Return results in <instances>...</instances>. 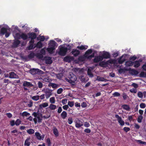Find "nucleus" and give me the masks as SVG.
<instances>
[{
	"instance_id": "1",
	"label": "nucleus",
	"mask_w": 146,
	"mask_h": 146,
	"mask_svg": "<svg viewBox=\"0 0 146 146\" xmlns=\"http://www.w3.org/2000/svg\"><path fill=\"white\" fill-rule=\"evenodd\" d=\"M64 46H62L60 48L59 51L58 53L59 55L61 56H65L68 50H70L71 48V46H67L68 47H64Z\"/></svg>"
},
{
	"instance_id": "2",
	"label": "nucleus",
	"mask_w": 146,
	"mask_h": 146,
	"mask_svg": "<svg viewBox=\"0 0 146 146\" xmlns=\"http://www.w3.org/2000/svg\"><path fill=\"white\" fill-rule=\"evenodd\" d=\"M68 78V79H67V81L71 84L74 83L76 80V76L72 73H70L69 74Z\"/></svg>"
},
{
	"instance_id": "3",
	"label": "nucleus",
	"mask_w": 146,
	"mask_h": 146,
	"mask_svg": "<svg viewBox=\"0 0 146 146\" xmlns=\"http://www.w3.org/2000/svg\"><path fill=\"white\" fill-rule=\"evenodd\" d=\"M30 73L33 75L36 74H43V72L38 69L33 68L31 69L30 70Z\"/></svg>"
},
{
	"instance_id": "4",
	"label": "nucleus",
	"mask_w": 146,
	"mask_h": 146,
	"mask_svg": "<svg viewBox=\"0 0 146 146\" xmlns=\"http://www.w3.org/2000/svg\"><path fill=\"white\" fill-rule=\"evenodd\" d=\"M75 123V127L77 128H79L83 125L82 122L78 118L76 119Z\"/></svg>"
},
{
	"instance_id": "5",
	"label": "nucleus",
	"mask_w": 146,
	"mask_h": 146,
	"mask_svg": "<svg viewBox=\"0 0 146 146\" xmlns=\"http://www.w3.org/2000/svg\"><path fill=\"white\" fill-rule=\"evenodd\" d=\"M111 63V62L110 60L107 61L106 62L103 61L99 63V65L102 67H106L109 64Z\"/></svg>"
},
{
	"instance_id": "6",
	"label": "nucleus",
	"mask_w": 146,
	"mask_h": 146,
	"mask_svg": "<svg viewBox=\"0 0 146 146\" xmlns=\"http://www.w3.org/2000/svg\"><path fill=\"white\" fill-rule=\"evenodd\" d=\"M127 63L129 66H131V64L132 63H133L134 64V66L136 68L140 66V63L139 62V61L137 60H136L133 62H132L131 61H129V62H127Z\"/></svg>"
},
{
	"instance_id": "7",
	"label": "nucleus",
	"mask_w": 146,
	"mask_h": 146,
	"mask_svg": "<svg viewBox=\"0 0 146 146\" xmlns=\"http://www.w3.org/2000/svg\"><path fill=\"white\" fill-rule=\"evenodd\" d=\"M115 117L117 119L118 122L121 126H123L124 125L125 122L121 118L118 114L115 115Z\"/></svg>"
},
{
	"instance_id": "8",
	"label": "nucleus",
	"mask_w": 146,
	"mask_h": 146,
	"mask_svg": "<svg viewBox=\"0 0 146 146\" xmlns=\"http://www.w3.org/2000/svg\"><path fill=\"white\" fill-rule=\"evenodd\" d=\"M43 60L45 61L46 64H51L52 62L51 58L50 57L45 56Z\"/></svg>"
},
{
	"instance_id": "9",
	"label": "nucleus",
	"mask_w": 146,
	"mask_h": 146,
	"mask_svg": "<svg viewBox=\"0 0 146 146\" xmlns=\"http://www.w3.org/2000/svg\"><path fill=\"white\" fill-rule=\"evenodd\" d=\"M52 90L49 89H46L44 91L45 96L46 99L49 98L52 94Z\"/></svg>"
},
{
	"instance_id": "10",
	"label": "nucleus",
	"mask_w": 146,
	"mask_h": 146,
	"mask_svg": "<svg viewBox=\"0 0 146 146\" xmlns=\"http://www.w3.org/2000/svg\"><path fill=\"white\" fill-rule=\"evenodd\" d=\"M74 57L70 56H66L64 58L63 60L65 62H70L74 60Z\"/></svg>"
},
{
	"instance_id": "11",
	"label": "nucleus",
	"mask_w": 146,
	"mask_h": 146,
	"mask_svg": "<svg viewBox=\"0 0 146 146\" xmlns=\"http://www.w3.org/2000/svg\"><path fill=\"white\" fill-rule=\"evenodd\" d=\"M52 47L46 48V50L49 54H53L55 49V46H51Z\"/></svg>"
},
{
	"instance_id": "12",
	"label": "nucleus",
	"mask_w": 146,
	"mask_h": 146,
	"mask_svg": "<svg viewBox=\"0 0 146 146\" xmlns=\"http://www.w3.org/2000/svg\"><path fill=\"white\" fill-rule=\"evenodd\" d=\"M35 135L37 139L39 140H41V139L43 140L44 137V135L41 136L40 135V134L38 132H35Z\"/></svg>"
},
{
	"instance_id": "13",
	"label": "nucleus",
	"mask_w": 146,
	"mask_h": 146,
	"mask_svg": "<svg viewBox=\"0 0 146 146\" xmlns=\"http://www.w3.org/2000/svg\"><path fill=\"white\" fill-rule=\"evenodd\" d=\"M38 38L40 41L37 43V44L35 46H42L41 41H43L44 40L45 38L44 36H40L39 38Z\"/></svg>"
},
{
	"instance_id": "14",
	"label": "nucleus",
	"mask_w": 146,
	"mask_h": 146,
	"mask_svg": "<svg viewBox=\"0 0 146 146\" xmlns=\"http://www.w3.org/2000/svg\"><path fill=\"white\" fill-rule=\"evenodd\" d=\"M102 58V60L104 58L107 59L110 57V54L107 52L104 53L101 56Z\"/></svg>"
},
{
	"instance_id": "15",
	"label": "nucleus",
	"mask_w": 146,
	"mask_h": 146,
	"mask_svg": "<svg viewBox=\"0 0 146 146\" xmlns=\"http://www.w3.org/2000/svg\"><path fill=\"white\" fill-rule=\"evenodd\" d=\"M130 73L132 75L137 76L138 74V71L133 69H131L129 70Z\"/></svg>"
},
{
	"instance_id": "16",
	"label": "nucleus",
	"mask_w": 146,
	"mask_h": 146,
	"mask_svg": "<svg viewBox=\"0 0 146 146\" xmlns=\"http://www.w3.org/2000/svg\"><path fill=\"white\" fill-rule=\"evenodd\" d=\"M102 60V58L101 56H99L95 57L94 60V62L95 63H97L100 61Z\"/></svg>"
},
{
	"instance_id": "17",
	"label": "nucleus",
	"mask_w": 146,
	"mask_h": 146,
	"mask_svg": "<svg viewBox=\"0 0 146 146\" xmlns=\"http://www.w3.org/2000/svg\"><path fill=\"white\" fill-rule=\"evenodd\" d=\"M80 51L76 49L73 50L71 52L72 53L74 56H76L80 54Z\"/></svg>"
},
{
	"instance_id": "18",
	"label": "nucleus",
	"mask_w": 146,
	"mask_h": 146,
	"mask_svg": "<svg viewBox=\"0 0 146 146\" xmlns=\"http://www.w3.org/2000/svg\"><path fill=\"white\" fill-rule=\"evenodd\" d=\"M122 107L124 110L128 111H129L130 110V108L128 105L124 104L122 105Z\"/></svg>"
},
{
	"instance_id": "19",
	"label": "nucleus",
	"mask_w": 146,
	"mask_h": 146,
	"mask_svg": "<svg viewBox=\"0 0 146 146\" xmlns=\"http://www.w3.org/2000/svg\"><path fill=\"white\" fill-rule=\"evenodd\" d=\"M29 38H31L35 39L36 37V34L35 33H31L28 34Z\"/></svg>"
},
{
	"instance_id": "20",
	"label": "nucleus",
	"mask_w": 146,
	"mask_h": 146,
	"mask_svg": "<svg viewBox=\"0 0 146 146\" xmlns=\"http://www.w3.org/2000/svg\"><path fill=\"white\" fill-rule=\"evenodd\" d=\"M48 106V104L46 102L40 104L39 106V108L40 109H42V108H44Z\"/></svg>"
},
{
	"instance_id": "21",
	"label": "nucleus",
	"mask_w": 146,
	"mask_h": 146,
	"mask_svg": "<svg viewBox=\"0 0 146 146\" xmlns=\"http://www.w3.org/2000/svg\"><path fill=\"white\" fill-rule=\"evenodd\" d=\"M23 85L24 86L29 87L31 86H32V84L30 82L27 81H25L23 83Z\"/></svg>"
},
{
	"instance_id": "22",
	"label": "nucleus",
	"mask_w": 146,
	"mask_h": 146,
	"mask_svg": "<svg viewBox=\"0 0 146 146\" xmlns=\"http://www.w3.org/2000/svg\"><path fill=\"white\" fill-rule=\"evenodd\" d=\"M13 35L15 38L20 39L21 37V34L19 33H13Z\"/></svg>"
},
{
	"instance_id": "23",
	"label": "nucleus",
	"mask_w": 146,
	"mask_h": 146,
	"mask_svg": "<svg viewBox=\"0 0 146 146\" xmlns=\"http://www.w3.org/2000/svg\"><path fill=\"white\" fill-rule=\"evenodd\" d=\"M17 76L14 72H11L9 73V78H16Z\"/></svg>"
},
{
	"instance_id": "24",
	"label": "nucleus",
	"mask_w": 146,
	"mask_h": 146,
	"mask_svg": "<svg viewBox=\"0 0 146 146\" xmlns=\"http://www.w3.org/2000/svg\"><path fill=\"white\" fill-rule=\"evenodd\" d=\"M92 69L88 68L87 70V74L90 77L92 78L94 76L92 72Z\"/></svg>"
},
{
	"instance_id": "25",
	"label": "nucleus",
	"mask_w": 146,
	"mask_h": 146,
	"mask_svg": "<svg viewBox=\"0 0 146 146\" xmlns=\"http://www.w3.org/2000/svg\"><path fill=\"white\" fill-rule=\"evenodd\" d=\"M67 113L65 111H63L61 114V117L63 119H65L67 116Z\"/></svg>"
},
{
	"instance_id": "26",
	"label": "nucleus",
	"mask_w": 146,
	"mask_h": 146,
	"mask_svg": "<svg viewBox=\"0 0 146 146\" xmlns=\"http://www.w3.org/2000/svg\"><path fill=\"white\" fill-rule=\"evenodd\" d=\"M29 38V36L27 35L24 33H22L21 34V38H22L23 40H26Z\"/></svg>"
},
{
	"instance_id": "27",
	"label": "nucleus",
	"mask_w": 146,
	"mask_h": 146,
	"mask_svg": "<svg viewBox=\"0 0 146 146\" xmlns=\"http://www.w3.org/2000/svg\"><path fill=\"white\" fill-rule=\"evenodd\" d=\"M35 56L39 59H42L43 57V55L39 52L36 54Z\"/></svg>"
},
{
	"instance_id": "28",
	"label": "nucleus",
	"mask_w": 146,
	"mask_h": 146,
	"mask_svg": "<svg viewBox=\"0 0 146 146\" xmlns=\"http://www.w3.org/2000/svg\"><path fill=\"white\" fill-rule=\"evenodd\" d=\"M53 132L56 137H58L59 135V132L57 129L55 127L53 130Z\"/></svg>"
},
{
	"instance_id": "29",
	"label": "nucleus",
	"mask_w": 146,
	"mask_h": 146,
	"mask_svg": "<svg viewBox=\"0 0 146 146\" xmlns=\"http://www.w3.org/2000/svg\"><path fill=\"white\" fill-rule=\"evenodd\" d=\"M97 80L99 81L106 82L107 81V80L106 79H105L104 78L100 76H98Z\"/></svg>"
},
{
	"instance_id": "30",
	"label": "nucleus",
	"mask_w": 146,
	"mask_h": 146,
	"mask_svg": "<svg viewBox=\"0 0 146 146\" xmlns=\"http://www.w3.org/2000/svg\"><path fill=\"white\" fill-rule=\"evenodd\" d=\"M43 46H28L26 48L27 50H31L33 49L35 47L38 48H41Z\"/></svg>"
},
{
	"instance_id": "31",
	"label": "nucleus",
	"mask_w": 146,
	"mask_h": 146,
	"mask_svg": "<svg viewBox=\"0 0 146 146\" xmlns=\"http://www.w3.org/2000/svg\"><path fill=\"white\" fill-rule=\"evenodd\" d=\"M56 43L54 40H50L48 43V46H56Z\"/></svg>"
},
{
	"instance_id": "32",
	"label": "nucleus",
	"mask_w": 146,
	"mask_h": 146,
	"mask_svg": "<svg viewBox=\"0 0 146 146\" xmlns=\"http://www.w3.org/2000/svg\"><path fill=\"white\" fill-rule=\"evenodd\" d=\"M7 31H8L7 29L4 27L2 28L1 31V33L3 35H4Z\"/></svg>"
},
{
	"instance_id": "33",
	"label": "nucleus",
	"mask_w": 146,
	"mask_h": 146,
	"mask_svg": "<svg viewBox=\"0 0 146 146\" xmlns=\"http://www.w3.org/2000/svg\"><path fill=\"white\" fill-rule=\"evenodd\" d=\"M29 140L30 138H28L26 139L24 143L25 146H29L30 145V143L29 141Z\"/></svg>"
},
{
	"instance_id": "34",
	"label": "nucleus",
	"mask_w": 146,
	"mask_h": 146,
	"mask_svg": "<svg viewBox=\"0 0 146 146\" xmlns=\"http://www.w3.org/2000/svg\"><path fill=\"white\" fill-rule=\"evenodd\" d=\"M20 114L23 117H27V116L29 115H30V113L27 112V111H24L22 113H20Z\"/></svg>"
},
{
	"instance_id": "35",
	"label": "nucleus",
	"mask_w": 146,
	"mask_h": 146,
	"mask_svg": "<svg viewBox=\"0 0 146 146\" xmlns=\"http://www.w3.org/2000/svg\"><path fill=\"white\" fill-rule=\"evenodd\" d=\"M27 132L29 134H32L34 133L35 131L32 129H30L27 130Z\"/></svg>"
},
{
	"instance_id": "36",
	"label": "nucleus",
	"mask_w": 146,
	"mask_h": 146,
	"mask_svg": "<svg viewBox=\"0 0 146 146\" xmlns=\"http://www.w3.org/2000/svg\"><path fill=\"white\" fill-rule=\"evenodd\" d=\"M35 56V54L33 52H31L28 55V57L29 59H32L34 58Z\"/></svg>"
},
{
	"instance_id": "37",
	"label": "nucleus",
	"mask_w": 146,
	"mask_h": 146,
	"mask_svg": "<svg viewBox=\"0 0 146 146\" xmlns=\"http://www.w3.org/2000/svg\"><path fill=\"white\" fill-rule=\"evenodd\" d=\"M46 48H44L41 49L39 52L44 56L46 54Z\"/></svg>"
},
{
	"instance_id": "38",
	"label": "nucleus",
	"mask_w": 146,
	"mask_h": 146,
	"mask_svg": "<svg viewBox=\"0 0 146 146\" xmlns=\"http://www.w3.org/2000/svg\"><path fill=\"white\" fill-rule=\"evenodd\" d=\"M48 86H52L53 88H57L58 86V85L57 84L55 83H50L49 84V85H48Z\"/></svg>"
},
{
	"instance_id": "39",
	"label": "nucleus",
	"mask_w": 146,
	"mask_h": 146,
	"mask_svg": "<svg viewBox=\"0 0 146 146\" xmlns=\"http://www.w3.org/2000/svg\"><path fill=\"white\" fill-rule=\"evenodd\" d=\"M56 105L51 104L50 105L49 108L51 110H55L56 108Z\"/></svg>"
},
{
	"instance_id": "40",
	"label": "nucleus",
	"mask_w": 146,
	"mask_h": 146,
	"mask_svg": "<svg viewBox=\"0 0 146 146\" xmlns=\"http://www.w3.org/2000/svg\"><path fill=\"white\" fill-rule=\"evenodd\" d=\"M122 56H121L118 59V62L119 64H122L125 61V59H122Z\"/></svg>"
},
{
	"instance_id": "41",
	"label": "nucleus",
	"mask_w": 146,
	"mask_h": 146,
	"mask_svg": "<svg viewBox=\"0 0 146 146\" xmlns=\"http://www.w3.org/2000/svg\"><path fill=\"white\" fill-rule=\"evenodd\" d=\"M31 98L34 100L37 101L39 99V96L38 95L34 96L32 97Z\"/></svg>"
},
{
	"instance_id": "42",
	"label": "nucleus",
	"mask_w": 146,
	"mask_h": 146,
	"mask_svg": "<svg viewBox=\"0 0 146 146\" xmlns=\"http://www.w3.org/2000/svg\"><path fill=\"white\" fill-rule=\"evenodd\" d=\"M143 119V117L142 115L139 116L137 118V121L139 123H141Z\"/></svg>"
},
{
	"instance_id": "43",
	"label": "nucleus",
	"mask_w": 146,
	"mask_h": 146,
	"mask_svg": "<svg viewBox=\"0 0 146 146\" xmlns=\"http://www.w3.org/2000/svg\"><path fill=\"white\" fill-rule=\"evenodd\" d=\"M21 120L19 119H17L16 120L15 122V125L18 126L21 123Z\"/></svg>"
},
{
	"instance_id": "44",
	"label": "nucleus",
	"mask_w": 146,
	"mask_h": 146,
	"mask_svg": "<svg viewBox=\"0 0 146 146\" xmlns=\"http://www.w3.org/2000/svg\"><path fill=\"white\" fill-rule=\"evenodd\" d=\"M68 105L70 107H72L74 105V102L72 101H69L68 102Z\"/></svg>"
},
{
	"instance_id": "45",
	"label": "nucleus",
	"mask_w": 146,
	"mask_h": 146,
	"mask_svg": "<svg viewBox=\"0 0 146 146\" xmlns=\"http://www.w3.org/2000/svg\"><path fill=\"white\" fill-rule=\"evenodd\" d=\"M92 51L91 49H89L86 52L85 55L86 56H87L89 54L92 53Z\"/></svg>"
},
{
	"instance_id": "46",
	"label": "nucleus",
	"mask_w": 146,
	"mask_h": 146,
	"mask_svg": "<svg viewBox=\"0 0 146 146\" xmlns=\"http://www.w3.org/2000/svg\"><path fill=\"white\" fill-rule=\"evenodd\" d=\"M46 142L47 143L48 146H50L51 145V142L49 138H48L46 139Z\"/></svg>"
},
{
	"instance_id": "47",
	"label": "nucleus",
	"mask_w": 146,
	"mask_h": 146,
	"mask_svg": "<svg viewBox=\"0 0 146 146\" xmlns=\"http://www.w3.org/2000/svg\"><path fill=\"white\" fill-rule=\"evenodd\" d=\"M50 102L52 104H54L55 102V98L54 97H52L50 99Z\"/></svg>"
},
{
	"instance_id": "48",
	"label": "nucleus",
	"mask_w": 146,
	"mask_h": 146,
	"mask_svg": "<svg viewBox=\"0 0 146 146\" xmlns=\"http://www.w3.org/2000/svg\"><path fill=\"white\" fill-rule=\"evenodd\" d=\"M20 43V41L19 40H15L14 42L13 46H18Z\"/></svg>"
},
{
	"instance_id": "49",
	"label": "nucleus",
	"mask_w": 146,
	"mask_h": 146,
	"mask_svg": "<svg viewBox=\"0 0 146 146\" xmlns=\"http://www.w3.org/2000/svg\"><path fill=\"white\" fill-rule=\"evenodd\" d=\"M43 81L46 82H50L51 81V79L49 77L44 78L43 79Z\"/></svg>"
},
{
	"instance_id": "50",
	"label": "nucleus",
	"mask_w": 146,
	"mask_h": 146,
	"mask_svg": "<svg viewBox=\"0 0 146 146\" xmlns=\"http://www.w3.org/2000/svg\"><path fill=\"white\" fill-rule=\"evenodd\" d=\"M122 96L123 99L124 100H126L127 99V98H128V97L127 96V95L125 93H123Z\"/></svg>"
},
{
	"instance_id": "51",
	"label": "nucleus",
	"mask_w": 146,
	"mask_h": 146,
	"mask_svg": "<svg viewBox=\"0 0 146 146\" xmlns=\"http://www.w3.org/2000/svg\"><path fill=\"white\" fill-rule=\"evenodd\" d=\"M141 77H145V73L144 72H141L139 74Z\"/></svg>"
},
{
	"instance_id": "52",
	"label": "nucleus",
	"mask_w": 146,
	"mask_h": 146,
	"mask_svg": "<svg viewBox=\"0 0 146 146\" xmlns=\"http://www.w3.org/2000/svg\"><path fill=\"white\" fill-rule=\"evenodd\" d=\"M123 130L126 133H127L130 130V129L129 127H125L123 128Z\"/></svg>"
},
{
	"instance_id": "53",
	"label": "nucleus",
	"mask_w": 146,
	"mask_h": 146,
	"mask_svg": "<svg viewBox=\"0 0 146 146\" xmlns=\"http://www.w3.org/2000/svg\"><path fill=\"white\" fill-rule=\"evenodd\" d=\"M138 97L140 98H142L143 97V93L141 92H139L137 94Z\"/></svg>"
},
{
	"instance_id": "54",
	"label": "nucleus",
	"mask_w": 146,
	"mask_h": 146,
	"mask_svg": "<svg viewBox=\"0 0 146 146\" xmlns=\"http://www.w3.org/2000/svg\"><path fill=\"white\" fill-rule=\"evenodd\" d=\"M146 105L145 104L141 103L140 104V107L141 108H145Z\"/></svg>"
},
{
	"instance_id": "55",
	"label": "nucleus",
	"mask_w": 146,
	"mask_h": 146,
	"mask_svg": "<svg viewBox=\"0 0 146 146\" xmlns=\"http://www.w3.org/2000/svg\"><path fill=\"white\" fill-rule=\"evenodd\" d=\"M63 90L62 88H60L57 90V93L58 94H60L62 92Z\"/></svg>"
},
{
	"instance_id": "56",
	"label": "nucleus",
	"mask_w": 146,
	"mask_h": 146,
	"mask_svg": "<svg viewBox=\"0 0 146 146\" xmlns=\"http://www.w3.org/2000/svg\"><path fill=\"white\" fill-rule=\"evenodd\" d=\"M113 95L114 97H117L120 96V94L119 93L117 92L114 93Z\"/></svg>"
},
{
	"instance_id": "57",
	"label": "nucleus",
	"mask_w": 146,
	"mask_h": 146,
	"mask_svg": "<svg viewBox=\"0 0 146 146\" xmlns=\"http://www.w3.org/2000/svg\"><path fill=\"white\" fill-rule=\"evenodd\" d=\"M34 39L31 38V40L29 41L30 44L29 46H33V45L34 42Z\"/></svg>"
},
{
	"instance_id": "58",
	"label": "nucleus",
	"mask_w": 146,
	"mask_h": 146,
	"mask_svg": "<svg viewBox=\"0 0 146 146\" xmlns=\"http://www.w3.org/2000/svg\"><path fill=\"white\" fill-rule=\"evenodd\" d=\"M10 125L12 126L15 125V121L14 120H12L10 121Z\"/></svg>"
},
{
	"instance_id": "59",
	"label": "nucleus",
	"mask_w": 146,
	"mask_h": 146,
	"mask_svg": "<svg viewBox=\"0 0 146 146\" xmlns=\"http://www.w3.org/2000/svg\"><path fill=\"white\" fill-rule=\"evenodd\" d=\"M67 99H64L62 100L61 102L63 105H64L67 103Z\"/></svg>"
},
{
	"instance_id": "60",
	"label": "nucleus",
	"mask_w": 146,
	"mask_h": 146,
	"mask_svg": "<svg viewBox=\"0 0 146 146\" xmlns=\"http://www.w3.org/2000/svg\"><path fill=\"white\" fill-rule=\"evenodd\" d=\"M37 117V119H38V122H39V123L41 122L42 119V115H41V117L38 116Z\"/></svg>"
},
{
	"instance_id": "61",
	"label": "nucleus",
	"mask_w": 146,
	"mask_h": 146,
	"mask_svg": "<svg viewBox=\"0 0 146 146\" xmlns=\"http://www.w3.org/2000/svg\"><path fill=\"white\" fill-rule=\"evenodd\" d=\"M84 131L85 132L87 133H90L91 132V130L89 128H87L84 130Z\"/></svg>"
},
{
	"instance_id": "62",
	"label": "nucleus",
	"mask_w": 146,
	"mask_h": 146,
	"mask_svg": "<svg viewBox=\"0 0 146 146\" xmlns=\"http://www.w3.org/2000/svg\"><path fill=\"white\" fill-rule=\"evenodd\" d=\"M38 87L39 88H41L43 86V84L40 81H39L38 82Z\"/></svg>"
},
{
	"instance_id": "63",
	"label": "nucleus",
	"mask_w": 146,
	"mask_h": 146,
	"mask_svg": "<svg viewBox=\"0 0 146 146\" xmlns=\"http://www.w3.org/2000/svg\"><path fill=\"white\" fill-rule=\"evenodd\" d=\"M69 108L68 105H65L62 106L63 109L65 110H67Z\"/></svg>"
},
{
	"instance_id": "64",
	"label": "nucleus",
	"mask_w": 146,
	"mask_h": 146,
	"mask_svg": "<svg viewBox=\"0 0 146 146\" xmlns=\"http://www.w3.org/2000/svg\"><path fill=\"white\" fill-rule=\"evenodd\" d=\"M68 123L69 124H71L73 122V119L72 118H69L68 119Z\"/></svg>"
}]
</instances>
